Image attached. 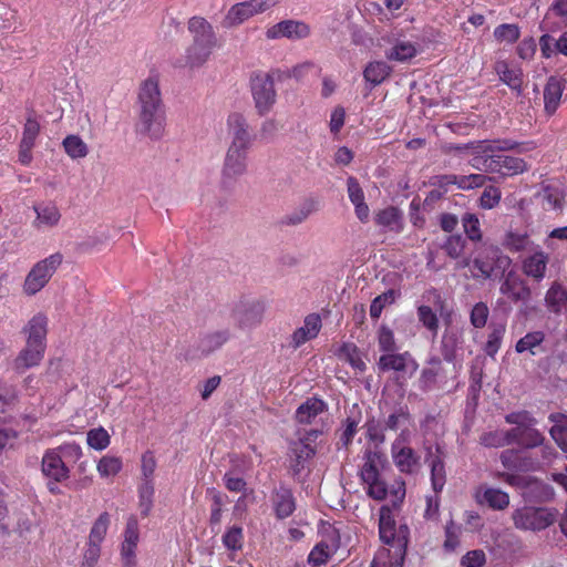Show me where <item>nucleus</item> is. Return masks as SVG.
Here are the masks:
<instances>
[{
    "label": "nucleus",
    "instance_id": "obj_1",
    "mask_svg": "<svg viewBox=\"0 0 567 567\" xmlns=\"http://www.w3.org/2000/svg\"><path fill=\"white\" fill-rule=\"evenodd\" d=\"M230 144L227 148L221 179L224 184L243 176L248 168V153L254 143V136L246 118L239 113H233L227 118Z\"/></svg>",
    "mask_w": 567,
    "mask_h": 567
},
{
    "label": "nucleus",
    "instance_id": "obj_2",
    "mask_svg": "<svg viewBox=\"0 0 567 567\" xmlns=\"http://www.w3.org/2000/svg\"><path fill=\"white\" fill-rule=\"evenodd\" d=\"M137 104V130L151 138H159L164 133L165 111L156 78L150 76L142 82Z\"/></svg>",
    "mask_w": 567,
    "mask_h": 567
},
{
    "label": "nucleus",
    "instance_id": "obj_3",
    "mask_svg": "<svg viewBox=\"0 0 567 567\" xmlns=\"http://www.w3.org/2000/svg\"><path fill=\"white\" fill-rule=\"evenodd\" d=\"M187 29L193 42L186 51V62L190 66H199L208 60L217 45V37L213 25L202 17L190 18Z\"/></svg>",
    "mask_w": 567,
    "mask_h": 567
},
{
    "label": "nucleus",
    "instance_id": "obj_4",
    "mask_svg": "<svg viewBox=\"0 0 567 567\" xmlns=\"http://www.w3.org/2000/svg\"><path fill=\"white\" fill-rule=\"evenodd\" d=\"M471 165L478 171L497 173L503 176L522 174L527 169L524 159L503 153L476 154L471 159Z\"/></svg>",
    "mask_w": 567,
    "mask_h": 567
},
{
    "label": "nucleus",
    "instance_id": "obj_5",
    "mask_svg": "<svg viewBox=\"0 0 567 567\" xmlns=\"http://www.w3.org/2000/svg\"><path fill=\"white\" fill-rule=\"evenodd\" d=\"M411 431L402 430L391 444V458L402 474L413 475L421 468V454L411 446Z\"/></svg>",
    "mask_w": 567,
    "mask_h": 567
},
{
    "label": "nucleus",
    "instance_id": "obj_6",
    "mask_svg": "<svg viewBox=\"0 0 567 567\" xmlns=\"http://www.w3.org/2000/svg\"><path fill=\"white\" fill-rule=\"evenodd\" d=\"M512 259L497 247L489 246L482 249L471 265V272L475 279H488L498 271L505 272Z\"/></svg>",
    "mask_w": 567,
    "mask_h": 567
},
{
    "label": "nucleus",
    "instance_id": "obj_7",
    "mask_svg": "<svg viewBox=\"0 0 567 567\" xmlns=\"http://www.w3.org/2000/svg\"><path fill=\"white\" fill-rule=\"evenodd\" d=\"M62 260L63 256L60 252H55L38 261L25 277L24 292L32 296L43 289L62 264Z\"/></svg>",
    "mask_w": 567,
    "mask_h": 567
},
{
    "label": "nucleus",
    "instance_id": "obj_8",
    "mask_svg": "<svg viewBox=\"0 0 567 567\" xmlns=\"http://www.w3.org/2000/svg\"><path fill=\"white\" fill-rule=\"evenodd\" d=\"M278 2V0H247L235 3L228 9L221 24L227 29L238 27L250 18L272 9Z\"/></svg>",
    "mask_w": 567,
    "mask_h": 567
},
{
    "label": "nucleus",
    "instance_id": "obj_9",
    "mask_svg": "<svg viewBox=\"0 0 567 567\" xmlns=\"http://www.w3.org/2000/svg\"><path fill=\"white\" fill-rule=\"evenodd\" d=\"M41 472L48 480L47 486L51 494L58 495L61 493L58 484L66 481L70 476L68 468L59 450H47L42 456Z\"/></svg>",
    "mask_w": 567,
    "mask_h": 567
},
{
    "label": "nucleus",
    "instance_id": "obj_10",
    "mask_svg": "<svg viewBox=\"0 0 567 567\" xmlns=\"http://www.w3.org/2000/svg\"><path fill=\"white\" fill-rule=\"evenodd\" d=\"M554 520V514L543 507L525 506L513 512L515 527L523 530H542L551 525Z\"/></svg>",
    "mask_w": 567,
    "mask_h": 567
},
{
    "label": "nucleus",
    "instance_id": "obj_11",
    "mask_svg": "<svg viewBox=\"0 0 567 567\" xmlns=\"http://www.w3.org/2000/svg\"><path fill=\"white\" fill-rule=\"evenodd\" d=\"M266 307L258 299H243L233 309V319L241 330H252L258 327L264 318Z\"/></svg>",
    "mask_w": 567,
    "mask_h": 567
},
{
    "label": "nucleus",
    "instance_id": "obj_12",
    "mask_svg": "<svg viewBox=\"0 0 567 567\" xmlns=\"http://www.w3.org/2000/svg\"><path fill=\"white\" fill-rule=\"evenodd\" d=\"M265 35L267 40L300 41L311 35V27L302 20L286 19L268 27Z\"/></svg>",
    "mask_w": 567,
    "mask_h": 567
},
{
    "label": "nucleus",
    "instance_id": "obj_13",
    "mask_svg": "<svg viewBox=\"0 0 567 567\" xmlns=\"http://www.w3.org/2000/svg\"><path fill=\"white\" fill-rule=\"evenodd\" d=\"M382 40L391 45L385 51V58L390 61L406 62L417 54L416 43L406 39L396 29L382 37Z\"/></svg>",
    "mask_w": 567,
    "mask_h": 567
},
{
    "label": "nucleus",
    "instance_id": "obj_14",
    "mask_svg": "<svg viewBox=\"0 0 567 567\" xmlns=\"http://www.w3.org/2000/svg\"><path fill=\"white\" fill-rule=\"evenodd\" d=\"M251 92L260 114L267 113L276 102L275 84L269 74H256L251 79Z\"/></svg>",
    "mask_w": 567,
    "mask_h": 567
},
{
    "label": "nucleus",
    "instance_id": "obj_15",
    "mask_svg": "<svg viewBox=\"0 0 567 567\" xmlns=\"http://www.w3.org/2000/svg\"><path fill=\"white\" fill-rule=\"evenodd\" d=\"M419 364L409 352L385 353L378 361V369L382 372L395 371L402 378H411L417 370Z\"/></svg>",
    "mask_w": 567,
    "mask_h": 567
},
{
    "label": "nucleus",
    "instance_id": "obj_16",
    "mask_svg": "<svg viewBox=\"0 0 567 567\" xmlns=\"http://www.w3.org/2000/svg\"><path fill=\"white\" fill-rule=\"evenodd\" d=\"M140 540L138 523L136 518L131 517L126 523L121 544L122 567H136V549Z\"/></svg>",
    "mask_w": 567,
    "mask_h": 567
},
{
    "label": "nucleus",
    "instance_id": "obj_17",
    "mask_svg": "<svg viewBox=\"0 0 567 567\" xmlns=\"http://www.w3.org/2000/svg\"><path fill=\"white\" fill-rule=\"evenodd\" d=\"M444 458L445 452L439 444L434 449H426L425 462L431 470V483L435 493H440L446 483Z\"/></svg>",
    "mask_w": 567,
    "mask_h": 567
},
{
    "label": "nucleus",
    "instance_id": "obj_18",
    "mask_svg": "<svg viewBox=\"0 0 567 567\" xmlns=\"http://www.w3.org/2000/svg\"><path fill=\"white\" fill-rule=\"evenodd\" d=\"M340 547V537L336 529H331L324 539L318 543L308 556V563L319 567L329 561Z\"/></svg>",
    "mask_w": 567,
    "mask_h": 567
},
{
    "label": "nucleus",
    "instance_id": "obj_19",
    "mask_svg": "<svg viewBox=\"0 0 567 567\" xmlns=\"http://www.w3.org/2000/svg\"><path fill=\"white\" fill-rule=\"evenodd\" d=\"M499 291L514 302H526L530 298V289L526 281L513 270L505 275Z\"/></svg>",
    "mask_w": 567,
    "mask_h": 567
},
{
    "label": "nucleus",
    "instance_id": "obj_20",
    "mask_svg": "<svg viewBox=\"0 0 567 567\" xmlns=\"http://www.w3.org/2000/svg\"><path fill=\"white\" fill-rule=\"evenodd\" d=\"M529 251L522 261V269L526 276L539 281L546 275L549 256L537 245Z\"/></svg>",
    "mask_w": 567,
    "mask_h": 567
},
{
    "label": "nucleus",
    "instance_id": "obj_21",
    "mask_svg": "<svg viewBox=\"0 0 567 567\" xmlns=\"http://www.w3.org/2000/svg\"><path fill=\"white\" fill-rule=\"evenodd\" d=\"M35 219L33 226L39 230L51 229L59 225L61 212L53 202H41L33 207Z\"/></svg>",
    "mask_w": 567,
    "mask_h": 567
},
{
    "label": "nucleus",
    "instance_id": "obj_22",
    "mask_svg": "<svg viewBox=\"0 0 567 567\" xmlns=\"http://www.w3.org/2000/svg\"><path fill=\"white\" fill-rule=\"evenodd\" d=\"M322 327L321 318L317 313H310L308 315L305 320L303 324L296 329L293 333L291 334V342L290 344L297 349L300 346L305 344L306 342L315 339L318 333L320 332V329Z\"/></svg>",
    "mask_w": 567,
    "mask_h": 567
},
{
    "label": "nucleus",
    "instance_id": "obj_23",
    "mask_svg": "<svg viewBox=\"0 0 567 567\" xmlns=\"http://www.w3.org/2000/svg\"><path fill=\"white\" fill-rule=\"evenodd\" d=\"M45 347L25 343V347L19 352L13 361V368L17 371H24L27 369L37 367L43 359Z\"/></svg>",
    "mask_w": 567,
    "mask_h": 567
},
{
    "label": "nucleus",
    "instance_id": "obj_24",
    "mask_svg": "<svg viewBox=\"0 0 567 567\" xmlns=\"http://www.w3.org/2000/svg\"><path fill=\"white\" fill-rule=\"evenodd\" d=\"M374 220L378 226L395 234H400L404 228L403 214L393 206L379 210L374 216Z\"/></svg>",
    "mask_w": 567,
    "mask_h": 567
},
{
    "label": "nucleus",
    "instance_id": "obj_25",
    "mask_svg": "<svg viewBox=\"0 0 567 567\" xmlns=\"http://www.w3.org/2000/svg\"><path fill=\"white\" fill-rule=\"evenodd\" d=\"M23 332L27 334V342L45 347L48 318L42 313L33 316L23 328Z\"/></svg>",
    "mask_w": 567,
    "mask_h": 567
},
{
    "label": "nucleus",
    "instance_id": "obj_26",
    "mask_svg": "<svg viewBox=\"0 0 567 567\" xmlns=\"http://www.w3.org/2000/svg\"><path fill=\"white\" fill-rule=\"evenodd\" d=\"M567 16V0H556L545 16L540 28L549 32L560 29L564 25V18Z\"/></svg>",
    "mask_w": 567,
    "mask_h": 567
},
{
    "label": "nucleus",
    "instance_id": "obj_27",
    "mask_svg": "<svg viewBox=\"0 0 567 567\" xmlns=\"http://www.w3.org/2000/svg\"><path fill=\"white\" fill-rule=\"evenodd\" d=\"M327 404L317 398H309L296 411V420L302 424L311 423L318 415L322 414Z\"/></svg>",
    "mask_w": 567,
    "mask_h": 567
},
{
    "label": "nucleus",
    "instance_id": "obj_28",
    "mask_svg": "<svg viewBox=\"0 0 567 567\" xmlns=\"http://www.w3.org/2000/svg\"><path fill=\"white\" fill-rule=\"evenodd\" d=\"M495 70L503 83L517 93H520L523 85V72L519 68L512 66L508 63L501 61L496 63Z\"/></svg>",
    "mask_w": 567,
    "mask_h": 567
},
{
    "label": "nucleus",
    "instance_id": "obj_29",
    "mask_svg": "<svg viewBox=\"0 0 567 567\" xmlns=\"http://www.w3.org/2000/svg\"><path fill=\"white\" fill-rule=\"evenodd\" d=\"M272 503L276 515L280 519L289 517L296 508L292 492L285 487H280L276 491Z\"/></svg>",
    "mask_w": 567,
    "mask_h": 567
},
{
    "label": "nucleus",
    "instance_id": "obj_30",
    "mask_svg": "<svg viewBox=\"0 0 567 567\" xmlns=\"http://www.w3.org/2000/svg\"><path fill=\"white\" fill-rule=\"evenodd\" d=\"M563 91L564 84L561 80L555 76H550L544 90L545 110L548 114H553L557 110L560 103Z\"/></svg>",
    "mask_w": 567,
    "mask_h": 567
},
{
    "label": "nucleus",
    "instance_id": "obj_31",
    "mask_svg": "<svg viewBox=\"0 0 567 567\" xmlns=\"http://www.w3.org/2000/svg\"><path fill=\"white\" fill-rule=\"evenodd\" d=\"M548 420L553 423L549 430L551 439L563 452L567 453V415L563 413H551Z\"/></svg>",
    "mask_w": 567,
    "mask_h": 567
},
{
    "label": "nucleus",
    "instance_id": "obj_32",
    "mask_svg": "<svg viewBox=\"0 0 567 567\" xmlns=\"http://www.w3.org/2000/svg\"><path fill=\"white\" fill-rule=\"evenodd\" d=\"M291 455L295 457L292 464L293 471L299 473L303 468V462L316 454V447L305 440L293 441L290 444Z\"/></svg>",
    "mask_w": 567,
    "mask_h": 567
},
{
    "label": "nucleus",
    "instance_id": "obj_33",
    "mask_svg": "<svg viewBox=\"0 0 567 567\" xmlns=\"http://www.w3.org/2000/svg\"><path fill=\"white\" fill-rule=\"evenodd\" d=\"M392 72L391 66L384 61L370 62L364 71L363 78L372 85L381 84Z\"/></svg>",
    "mask_w": 567,
    "mask_h": 567
},
{
    "label": "nucleus",
    "instance_id": "obj_34",
    "mask_svg": "<svg viewBox=\"0 0 567 567\" xmlns=\"http://www.w3.org/2000/svg\"><path fill=\"white\" fill-rule=\"evenodd\" d=\"M477 498L480 503L487 504L493 509L502 511L506 508L509 504V496L507 493L503 492L499 488H485L483 494L480 495L477 493Z\"/></svg>",
    "mask_w": 567,
    "mask_h": 567
},
{
    "label": "nucleus",
    "instance_id": "obj_35",
    "mask_svg": "<svg viewBox=\"0 0 567 567\" xmlns=\"http://www.w3.org/2000/svg\"><path fill=\"white\" fill-rule=\"evenodd\" d=\"M385 457L379 452H369L365 455V463L361 470L362 481H373L380 477V468L384 465Z\"/></svg>",
    "mask_w": 567,
    "mask_h": 567
},
{
    "label": "nucleus",
    "instance_id": "obj_36",
    "mask_svg": "<svg viewBox=\"0 0 567 567\" xmlns=\"http://www.w3.org/2000/svg\"><path fill=\"white\" fill-rule=\"evenodd\" d=\"M379 534L384 544H391L395 536V522L389 507L382 506L379 518Z\"/></svg>",
    "mask_w": 567,
    "mask_h": 567
},
{
    "label": "nucleus",
    "instance_id": "obj_37",
    "mask_svg": "<svg viewBox=\"0 0 567 567\" xmlns=\"http://www.w3.org/2000/svg\"><path fill=\"white\" fill-rule=\"evenodd\" d=\"M230 338L228 330H219L203 336L199 341V349L203 353H212L223 347Z\"/></svg>",
    "mask_w": 567,
    "mask_h": 567
},
{
    "label": "nucleus",
    "instance_id": "obj_38",
    "mask_svg": "<svg viewBox=\"0 0 567 567\" xmlns=\"http://www.w3.org/2000/svg\"><path fill=\"white\" fill-rule=\"evenodd\" d=\"M506 422L516 425L508 432V435L519 434V431L529 426H536V419L528 411L513 412L506 415Z\"/></svg>",
    "mask_w": 567,
    "mask_h": 567
},
{
    "label": "nucleus",
    "instance_id": "obj_39",
    "mask_svg": "<svg viewBox=\"0 0 567 567\" xmlns=\"http://www.w3.org/2000/svg\"><path fill=\"white\" fill-rule=\"evenodd\" d=\"M447 178V183L454 184L463 190L481 187L487 181V176L484 174L451 175Z\"/></svg>",
    "mask_w": 567,
    "mask_h": 567
},
{
    "label": "nucleus",
    "instance_id": "obj_40",
    "mask_svg": "<svg viewBox=\"0 0 567 567\" xmlns=\"http://www.w3.org/2000/svg\"><path fill=\"white\" fill-rule=\"evenodd\" d=\"M511 439L512 443L516 442L525 447L539 446L545 440L543 434L535 426L523 429L519 431V434H514L511 436Z\"/></svg>",
    "mask_w": 567,
    "mask_h": 567
},
{
    "label": "nucleus",
    "instance_id": "obj_41",
    "mask_svg": "<svg viewBox=\"0 0 567 567\" xmlns=\"http://www.w3.org/2000/svg\"><path fill=\"white\" fill-rule=\"evenodd\" d=\"M505 331V323L491 324V332L488 333V338L484 347V351L487 355L494 357L498 352Z\"/></svg>",
    "mask_w": 567,
    "mask_h": 567
},
{
    "label": "nucleus",
    "instance_id": "obj_42",
    "mask_svg": "<svg viewBox=\"0 0 567 567\" xmlns=\"http://www.w3.org/2000/svg\"><path fill=\"white\" fill-rule=\"evenodd\" d=\"M544 340L545 333L543 331L528 332L517 341L515 350L517 353L529 352L532 355H535V349L539 347Z\"/></svg>",
    "mask_w": 567,
    "mask_h": 567
},
{
    "label": "nucleus",
    "instance_id": "obj_43",
    "mask_svg": "<svg viewBox=\"0 0 567 567\" xmlns=\"http://www.w3.org/2000/svg\"><path fill=\"white\" fill-rule=\"evenodd\" d=\"M111 516L109 513H102L93 523L89 535V543L101 545L110 527Z\"/></svg>",
    "mask_w": 567,
    "mask_h": 567
},
{
    "label": "nucleus",
    "instance_id": "obj_44",
    "mask_svg": "<svg viewBox=\"0 0 567 567\" xmlns=\"http://www.w3.org/2000/svg\"><path fill=\"white\" fill-rule=\"evenodd\" d=\"M504 246L512 251H524L530 250L536 245H534L527 234L509 231L505 236Z\"/></svg>",
    "mask_w": 567,
    "mask_h": 567
},
{
    "label": "nucleus",
    "instance_id": "obj_45",
    "mask_svg": "<svg viewBox=\"0 0 567 567\" xmlns=\"http://www.w3.org/2000/svg\"><path fill=\"white\" fill-rule=\"evenodd\" d=\"M547 307L557 312L567 301V290L558 282H554L545 296Z\"/></svg>",
    "mask_w": 567,
    "mask_h": 567
},
{
    "label": "nucleus",
    "instance_id": "obj_46",
    "mask_svg": "<svg viewBox=\"0 0 567 567\" xmlns=\"http://www.w3.org/2000/svg\"><path fill=\"white\" fill-rule=\"evenodd\" d=\"M65 153L73 159L83 158L87 155L86 143L78 135H69L63 141Z\"/></svg>",
    "mask_w": 567,
    "mask_h": 567
},
{
    "label": "nucleus",
    "instance_id": "obj_47",
    "mask_svg": "<svg viewBox=\"0 0 567 567\" xmlns=\"http://www.w3.org/2000/svg\"><path fill=\"white\" fill-rule=\"evenodd\" d=\"M517 143L512 140H498L494 142H481L474 148V155L476 154H488V153H502L504 151L514 150Z\"/></svg>",
    "mask_w": 567,
    "mask_h": 567
},
{
    "label": "nucleus",
    "instance_id": "obj_48",
    "mask_svg": "<svg viewBox=\"0 0 567 567\" xmlns=\"http://www.w3.org/2000/svg\"><path fill=\"white\" fill-rule=\"evenodd\" d=\"M86 442L90 447L96 451H103L110 445L111 437L107 431L104 427L100 426L92 429L87 432Z\"/></svg>",
    "mask_w": 567,
    "mask_h": 567
},
{
    "label": "nucleus",
    "instance_id": "obj_49",
    "mask_svg": "<svg viewBox=\"0 0 567 567\" xmlns=\"http://www.w3.org/2000/svg\"><path fill=\"white\" fill-rule=\"evenodd\" d=\"M154 492L152 480H144L138 489L140 508L143 516H147L152 509Z\"/></svg>",
    "mask_w": 567,
    "mask_h": 567
},
{
    "label": "nucleus",
    "instance_id": "obj_50",
    "mask_svg": "<svg viewBox=\"0 0 567 567\" xmlns=\"http://www.w3.org/2000/svg\"><path fill=\"white\" fill-rule=\"evenodd\" d=\"M122 470V460L117 456H103L97 463V472L102 477L115 476Z\"/></svg>",
    "mask_w": 567,
    "mask_h": 567
},
{
    "label": "nucleus",
    "instance_id": "obj_51",
    "mask_svg": "<svg viewBox=\"0 0 567 567\" xmlns=\"http://www.w3.org/2000/svg\"><path fill=\"white\" fill-rule=\"evenodd\" d=\"M417 317L422 324L435 337L439 330L436 313L429 306H420L417 308Z\"/></svg>",
    "mask_w": 567,
    "mask_h": 567
},
{
    "label": "nucleus",
    "instance_id": "obj_52",
    "mask_svg": "<svg viewBox=\"0 0 567 567\" xmlns=\"http://www.w3.org/2000/svg\"><path fill=\"white\" fill-rule=\"evenodd\" d=\"M411 423V416L408 411L399 409L394 413L390 414L385 425L392 431L396 430H409L408 426Z\"/></svg>",
    "mask_w": 567,
    "mask_h": 567
},
{
    "label": "nucleus",
    "instance_id": "obj_53",
    "mask_svg": "<svg viewBox=\"0 0 567 567\" xmlns=\"http://www.w3.org/2000/svg\"><path fill=\"white\" fill-rule=\"evenodd\" d=\"M243 529L239 526H233L227 529L223 536V544L230 550H238L243 547Z\"/></svg>",
    "mask_w": 567,
    "mask_h": 567
},
{
    "label": "nucleus",
    "instance_id": "obj_54",
    "mask_svg": "<svg viewBox=\"0 0 567 567\" xmlns=\"http://www.w3.org/2000/svg\"><path fill=\"white\" fill-rule=\"evenodd\" d=\"M494 37L507 43H514L519 38V29L516 24H501L494 30Z\"/></svg>",
    "mask_w": 567,
    "mask_h": 567
},
{
    "label": "nucleus",
    "instance_id": "obj_55",
    "mask_svg": "<svg viewBox=\"0 0 567 567\" xmlns=\"http://www.w3.org/2000/svg\"><path fill=\"white\" fill-rule=\"evenodd\" d=\"M378 342L381 351L390 353L395 350V340L393 331L386 327L381 326L378 331Z\"/></svg>",
    "mask_w": 567,
    "mask_h": 567
},
{
    "label": "nucleus",
    "instance_id": "obj_56",
    "mask_svg": "<svg viewBox=\"0 0 567 567\" xmlns=\"http://www.w3.org/2000/svg\"><path fill=\"white\" fill-rule=\"evenodd\" d=\"M464 230L472 240H480L482 237L480 220L474 214L466 213L462 218Z\"/></svg>",
    "mask_w": 567,
    "mask_h": 567
},
{
    "label": "nucleus",
    "instance_id": "obj_57",
    "mask_svg": "<svg viewBox=\"0 0 567 567\" xmlns=\"http://www.w3.org/2000/svg\"><path fill=\"white\" fill-rule=\"evenodd\" d=\"M502 193L497 187H486L480 198V205L484 209H492L498 205Z\"/></svg>",
    "mask_w": 567,
    "mask_h": 567
},
{
    "label": "nucleus",
    "instance_id": "obj_58",
    "mask_svg": "<svg viewBox=\"0 0 567 567\" xmlns=\"http://www.w3.org/2000/svg\"><path fill=\"white\" fill-rule=\"evenodd\" d=\"M461 526L456 525L453 520L447 523L445 527V542L444 547L446 550H454L460 544Z\"/></svg>",
    "mask_w": 567,
    "mask_h": 567
},
{
    "label": "nucleus",
    "instance_id": "obj_59",
    "mask_svg": "<svg viewBox=\"0 0 567 567\" xmlns=\"http://www.w3.org/2000/svg\"><path fill=\"white\" fill-rule=\"evenodd\" d=\"M545 200L550 208L561 209L565 200V193L559 187L548 186L545 188Z\"/></svg>",
    "mask_w": 567,
    "mask_h": 567
},
{
    "label": "nucleus",
    "instance_id": "obj_60",
    "mask_svg": "<svg viewBox=\"0 0 567 567\" xmlns=\"http://www.w3.org/2000/svg\"><path fill=\"white\" fill-rule=\"evenodd\" d=\"M17 432L7 423L0 422V454L7 449L13 447Z\"/></svg>",
    "mask_w": 567,
    "mask_h": 567
},
{
    "label": "nucleus",
    "instance_id": "obj_61",
    "mask_svg": "<svg viewBox=\"0 0 567 567\" xmlns=\"http://www.w3.org/2000/svg\"><path fill=\"white\" fill-rule=\"evenodd\" d=\"M442 247L451 258H458L464 249V239L461 236H447Z\"/></svg>",
    "mask_w": 567,
    "mask_h": 567
},
{
    "label": "nucleus",
    "instance_id": "obj_62",
    "mask_svg": "<svg viewBox=\"0 0 567 567\" xmlns=\"http://www.w3.org/2000/svg\"><path fill=\"white\" fill-rule=\"evenodd\" d=\"M101 556V545L86 543L81 567H95Z\"/></svg>",
    "mask_w": 567,
    "mask_h": 567
},
{
    "label": "nucleus",
    "instance_id": "obj_63",
    "mask_svg": "<svg viewBox=\"0 0 567 567\" xmlns=\"http://www.w3.org/2000/svg\"><path fill=\"white\" fill-rule=\"evenodd\" d=\"M364 484H367V493L370 497L382 501L385 498L388 489L385 483L380 478L377 477L373 481H364Z\"/></svg>",
    "mask_w": 567,
    "mask_h": 567
},
{
    "label": "nucleus",
    "instance_id": "obj_64",
    "mask_svg": "<svg viewBox=\"0 0 567 567\" xmlns=\"http://www.w3.org/2000/svg\"><path fill=\"white\" fill-rule=\"evenodd\" d=\"M486 561L485 553L481 549L471 550L462 557L464 567H483Z\"/></svg>",
    "mask_w": 567,
    "mask_h": 567
}]
</instances>
